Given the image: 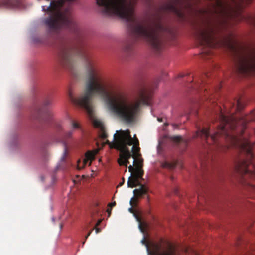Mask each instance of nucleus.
<instances>
[{"label":"nucleus","mask_w":255,"mask_h":255,"mask_svg":"<svg viewBox=\"0 0 255 255\" xmlns=\"http://www.w3.org/2000/svg\"><path fill=\"white\" fill-rule=\"evenodd\" d=\"M75 56L84 61L87 74L85 90L78 98H75L72 91L69 90L68 97L73 104L84 108L89 116H92L93 114L92 99L95 94L105 98L109 110L126 124L135 122L142 105L149 106L151 104V94L157 87L158 82L151 85L143 86L136 99H130L122 92H118L111 97L106 89L96 61L87 52L84 46L72 47L62 41L58 47L57 54L59 64L72 72L74 67Z\"/></svg>","instance_id":"1"},{"label":"nucleus","mask_w":255,"mask_h":255,"mask_svg":"<svg viewBox=\"0 0 255 255\" xmlns=\"http://www.w3.org/2000/svg\"><path fill=\"white\" fill-rule=\"evenodd\" d=\"M216 118L220 124L217 126V130L213 134L210 135L209 128H198L195 136L200 138L209 146L210 152L214 150L225 151L229 148H234L239 150L246 156L239 159L235 165V170L241 175H248L253 178L255 177V168L252 160L254 155L252 152V146L248 139L243 136L244 129L248 122L246 118L242 122V127L240 134H237L236 128L239 122L234 118H229L222 112L220 106H218Z\"/></svg>","instance_id":"2"},{"label":"nucleus","mask_w":255,"mask_h":255,"mask_svg":"<svg viewBox=\"0 0 255 255\" xmlns=\"http://www.w3.org/2000/svg\"><path fill=\"white\" fill-rule=\"evenodd\" d=\"M139 141L134 135L131 137L129 130H121L114 135V140L111 143V147L120 152V158L118 162L120 166H128L129 163V159L132 157L134 158L133 167L134 168H142L143 160L140 158Z\"/></svg>","instance_id":"3"},{"label":"nucleus","mask_w":255,"mask_h":255,"mask_svg":"<svg viewBox=\"0 0 255 255\" xmlns=\"http://www.w3.org/2000/svg\"><path fill=\"white\" fill-rule=\"evenodd\" d=\"M62 1L51 0L48 6L42 7V10L46 12L48 15V17L44 20V22L49 32L57 33L62 28L71 31L76 29V25L72 18L70 10L62 11Z\"/></svg>","instance_id":"4"},{"label":"nucleus","mask_w":255,"mask_h":255,"mask_svg":"<svg viewBox=\"0 0 255 255\" xmlns=\"http://www.w3.org/2000/svg\"><path fill=\"white\" fill-rule=\"evenodd\" d=\"M224 42L234 53V64L237 72L243 75L255 72V49L246 53H242L237 50L231 39H227Z\"/></svg>","instance_id":"5"},{"label":"nucleus","mask_w":255,"mask_h":255,"mask_svg":"<svg viewBox=\"0 0 255 255\" xmlns=\"http://www.w3.org/2000/svg\"><path fill=\"white\" fill-rule=\"evenodd\" d=\"M215 31L214 26L210 22H207L204 26L196 30L194 36L200 45L214 48L220 42L214 36Z\"/></svg>","instance_id":"6"},{"label":"nucleus","mask_w":255,"mask_h":255,"mask_svg":"<svg viewBox=\"0 0 255 255\" xmlns=\"http://www.w3.org/2000/svg\"><path fill=\"white\" fill-rule=\"evenodd\" d=\"M141 243L145 245L147 251L150 255H175V249L169 242L161 240L159 243H149L145 237L141 240Z\"/></svg>","instance_id":"7"},{"label":"nucleus","mask_w":255,"mask_h":255,"mask_svg":"<svg viewBox=\"0 0 255 255\" xmlns=\"http://www.w3.org/2000/svg\"><path fill=\"white\" fill-rule=\"evenodd\" d=\"M211 12L217 17L226 18L231 16L233 7L227 0H214Z\"/></svg>","instance_id":"8"},{"label":"nucleus","mask_w":255,"mask_h":255,"mask_svg":"<svg viewBox=\"0 0 255 255\" xmlns=\"http://www.w3.org/2000/svg\"><path fill=\"white\" fill-rule=\"evenodd\" d=\"M128 186L129 188L135 187L137 186H140L139 188L135 189L133 190V193L135 197H133L130 201V204L133 206L136 205L137 201V198L145 195L148 192V189L144 185L140 183L139 181L136 179V177L131 175L128 178Z\"/></svg>","instance_id":"9"},{"label":"nucleus","mask_w":255,"mask_h":255,"mask_svg":"<svg viewBox=\"0 0 255 255\" xmlns=\"http://www.w3.org/2000/svg\"><path fill=\"white\" fill-rule=\"evenodd\" d=\"M165 9L166 11L174 13L179 18L183 19L185 18L184 14L174 3L167 4Z\"/></svg>","instance_id":"10"},{"label":"nucleus","mask_w":255,"mask_h":255,"mask_svg":"<svg viewBox=\"0 0 255 255\" xmlns=\"http://www.w3.org/2000/svg\"><path fill=\"white\" fill-rule=\"evenodd\" d=\"M98 149H95L92 151H88L85 153V158L84 159L83 163V166L80 167L79 165L78 166V168L79 169H81L84 167V166L87 164V162L89 161V166H90L91 164V162L95 159V157L96 155L98 153Z\"/></svg>","instance_id":"11"},{"label":"nucleus","mask_w":255,"mask_h":255,"mask_svg":"<svg viewBox=\"0 0 255 255\" xmlns=\"http://www.w3.org/2000/svg\"><path fill=\"white\" fill-rule=\"evenodd\" d=\"M20 5L18 0H0V8H16Z\"/></svg>","instance_id":"12"},{"label":"nucleus","mask_w":255,"mask_h":255,"mask_svg":"<svg viewBox=\"0 0 255 255\" xmlns=\"http://www.w3.org/2000/svg\"><path fill=\"white\" fill-rule=\"evenodd\" d=\"M128 171L132 173V175L136 177V179L139 181V179L143 180L144 171L142 168H134L133 165H130L128 167Z\"/></svg>","instance_id":"13"},{"label":"nucleus","mask_w":255,"mask_h":255,"mask_svg":"<svg viewBox=\"0 0 255 255\" xmlns=\"http://www.w3.org/2000/svg\"><path fill=\"white\" fill-rule=\"evenodd\" d=\"M52 102V99L50 97L46 98L44 99L43 103V107L39 108L38 110V114H44L45 115L49 114V111L46 108V107L49 105Z\"/></svg>","instance_id":"14"},{"label":"nucleus","mask_w":255,"mask_h":255,"mask_svg":"<svg viewBox=\"0 0 255 255\" xmlns=\"http://www.w3.org/2000/svg\"><path fill=\"white\" fill-rule=\"evenodd\" d=\"M226 107H233L235 110H241L243 108V105L240 99H234V102H230L226 104Z\"/></svg>","instance_id":"15"},{"label":"nucleus","mask_w":255,"mask_h":255,"mask_svg":"<svg viewBox=\"0 0 255 255\" xmlns=\"http://www.w3.org/2000/svg\"><path fill=\"white\" fill-rule=\"evenodd\" d=\"M177 164V161L174 160L171 161H166L162 163V166L164 168L172 170L175 168Z\"/></svg>","instance_id":"16"},{"label":"nucleus","mask_w":255,"mask_h":255,"mask_svg":"<svg viewBox=\"0 0 255 255\" xmlns=\"http://www.w3.org/2000/svg\"><path fill=\"white\" fill-rule=\"evenodd\" d=\"M209 76L208 74H204L200 78V81L198 82L196 84V87L202 89L203 87L205 86L206 83V79L208 78Z\"/></svg>","instance_id":"17"},{"label":"nucleus","mask_w":255,"mask_h":255,"mask_svg":"<svg viewBox=\"0 0 255 255\" xmlns=\"http://www.w3.org/2000/svg\"><path fill=\"white\" fill-rule=\"evenodd\" d=\"M213 160V156L211 154H209L207 157H205V158L201 162L202 166H206L208 164H209Z\"/></svg>","instance_id":"18"},{"label":"nucleus","mask_w":255,"mask_h":255,"mask_svg":"<svg viewBox=\"0 0 255 255\" xmlns=\"http://www.w3.org/2000/svg\"><path fill=\"white\" fill-rule=\"evenodd\" d=\"M139 221V228L140 231L144 233L145 231V230L148 228V224L145 222H142L141 220L139 218L137 219Z\"/></svg>","instance_id":"19"},{"label":"nucleus","mask_w":255,"mask_h":255,"mask_svg":"<svg viewBox=\"0 0 255 255\" xmlns=\"http://www.w3.org/2000/svg\"><path fill=\"white\" fill-rule=\"evenodd\" d=\"M93 125L95 127L99 128L100 130H103L105 128L103 123L98 120L93 121Z\"/></svg>","instance_id":"20"},{"label":"nucleus","mask_w":255,"mask_h":255,"mask_svg":"<svg viewBox=\"0 0 255 255\" xmlns=\"http://www.w3.org/2000/svg\"><path fill=\"white\" fill-rule=\"evenodd\" d=\"M51 116V114L50 113V112H49V114L48 115H45L43 113L42 114H38V110H37V116H36V118L37 119H40L41 120H44V118H50V117ZM45 121H46V119H45Z\"/></svg>","instance_id":"21"},{"label":"nucleus","mask_w":255,"mask_h":255,"mask_svg":"<svg viewBox=\"0 0 255 255\" xmlns=\"http://www.w3.org/2000/svg\"><path fill=\"white\" fill-rule=\"evenodd\" d=\"M133 50V45L131 43L127 44L125 48V51L128 54H130Z\"/></svg>","instance_id":"22"},{"label":"nucleus","mask_w":255,"mask_h":255,"mask_svg":"<svg viewBox=\"0 0 255 255\" xmlns=\"http://www.w3.org/2000/svg\"><path fill=\"white\" fill-rule=\"evenodd\" d=\"M171 138L173 141L176 143H179L182 140V137L180 136H173Z\"/></svg>","instance_id":"23"},{"label":"nucleus","mask_w":255,"mask_h":255,"mask_svg":"<svg viewBox=\"0 0 255 255\" xmlns=\"http://www.w3.org/2000/svg\"><path fill=\"white\" fill-rule=\"evenodd\" d=\"M63 142L64 146V154L63 157H62V160H64L67 153V145L65 141H63Z\"/></svg>","instance_id":"24"},{"label":"nucleus","mask_w":255,"mask_h":255,"mask_svg":"<svg viewBox=\"0 0 255 255\" xmlns=\"http://www.w3.org/2000/svg\"><path fill=\"white\" fill-rule=\"evenodd\" d=\"M71 124L72 128L74 129H79L80 128V125H79V124L73 121H71Z\"/></svg>","instance_id":"25"},{"label":"nucleus","mask_w":255,"mask_h":255,"mask_svg":"<svg viewBox=\"0 0 255 255\" xmlns=\"http://www.w3.org/2000/svg\"><path fill=\"white\" fill-rule=\"evenodd\" d=\"M101 130V137L103 139L107 138L108 136L106 132L105 128H104L103 130Z\"/></svg>","instance_id":"26"},{"label":"nucleus","mask_w":255,"mask_h":255,"mask_svg":"<svg viewBox=\"0 0 255 255\" xmlns=\"http://www.w3.org/2000/svg\"><path fill=\"white\" fill-rule=\"evenodd\" d=\"M73 134V131L71 130L67 133H66L65 134V138H70L72 134Z\"/></svg>","instance_id":"27"},{"label":"nucleus","mask_w":255,"mask_h":255,"mask_svg":"<svg viewBox=\"0 0 255 255\" xmlns=\"http://www.w3.org/2000/svg\"><path fill=\"white\" fill-rule=\"evenodd\" d=\"M98 205H99L98 203L96 204V206H95L94 211V214H98L99 212V210L98 209Z\"/></svg>","instance_id":"28"},{"label":"nucleus","mask_w":255,"mask_h":255,"mask_svg":"<svg viewBox=\"0 0 255 255\" xmlns=\"http://www.w3.org/2000/svg\"><path fill=\"white\" fill-rule=\"evenodd\" d=\"M116 202L114 201L111 203H110L108 204V206L111 207V208L114 207L115 205H116Z\"/></svg>","instance_id":"29"},{"label":"nucleus","mask_w":255,"mask_h":255,"mask_svg":"<svg viewBox=\"0 0 255 255\" xmlns=\"http://www.w3.org/2000/svg\"><path fill=\"white\" fill-rule=\"evenodd\" d=\"M93 230V229L91 230L89 233H88V234L85 236V240L88 238V237L91 235V233L92 232Z\"/></svg>","instance_id":"30"},{"label":"nucleus","mask_w":255,"mask_h":255,"mask_svg":"<svg viewBox=\"0 0 255 255\" xmlns=\"http://www.w3.org/2000/svg\"><path fill=\"white\" fill-rule=\"evenodd\" d=\"M95 231H96V233L97 234L99 233L100 232H101V229L100 228H97L96 226L95 228Z\"/></svg>","instance_id":"31"},{"label":"nucleus","mask_w":255,"mask_h":255,"mask_svg":"<svg viewBox=\"0 0 255 255\" xmlns=\"http://www.w3.org/2000/svg\"><path fill=\"white\" fill-rule=\"evenodd\" d=\"M124 182H125L124 178H123L122 181H121V182L118 185V186H122L124 184Z\"/></svg>","instance_id":"32"},{"label":"nucleus","mask_w":255,"mask_h":255,"mask_svg":"<svg viewBox=\"0 0 255 255\" xmlns=\"http://www.w3.org/2000/svg\"><path fill=\"white\" fill-rule=\"evenodd\" d=\"M221 84H219L217 88H216V90H219L221 88Z\"/></svg>","instance_id":"33"},{"label":"nucleus","mask_w":255,"mask_h":255,"mask_svg":"<svg viewBox=\"0 0 255 255\" xmlns=\"http://www.w3.org/2000/svg\"><path fill=\"white\" fill-rule=\"evenodd\" d=\"M101 222V220H98V221L97 222V223L96 224V226L97 227L98 226H99Z\"/></svg>","instance_id":"34"},{"label":"nucleus","mask_w":255,"mask_h":255,"mask_svg":"<svg viewBox=\"0 0 255 255\" xmlns=\"http://www.w3.org/2000/svg\"><path fill=\"white\" fill-rule=\"evenodd\" d=\"M253 117L251 118V120H255V115L253 114Z\"/></svg>","instance_id":"35"},{"label":"nucleus","mask_w":255,"mask_h":255,"mask_svg":"<svg viewBox=\"0 0 255 255\" xmlns=\"http://www.w3.org/2000/svg\"><path fill=\"white\" fill-rule=\"evenodd\" d=\"M172 126H173V127L174 128H176L177 127V126H177L176 124H172Z\"/></svg>","instance_id":"36"},{"label":"nucleus","mask_w":255,"mask_h":255,"mask_svg":"<svg viewBox=\"0 0 255 255\" xmlns=\"http://www.w3.org/2000/svg\"><path fill=\"white\" fill-rule=\"evenodd\" d=\"M129 211L131 212V213H132L133 212V209L132 208H129Z\"/></svg>","instance_id":"37"},{"label":"nucleus","mask_w":255,"mask_h":255,"mask_svg":"<svg viewBox=\"0 0 255 255\" xmlns=\"http://www.w3.org/2000/svg\"><path fill=\"white\" fill-rule=\"evenodd\" d=\"M157 120H158V121H159V122H162V119H161V118H158L157 119Z\"/></svg>","instance_id":"38"},{"label":"nucleus","mask_w":255,"mask_h":255,"mask_svg":"<svg viewBox=\"0 0 255 255\" xmlns=\"http://www.w3.org/2000/svg\"><path fill=\"white\" fill-rule=\"evenodd\" d=\"M60 128H61V126H60V125H58V127H57V128H58V129H59Z\"/></svg>","instance_id":"39"},{"label":"nucleus","mask_w":255,"mask_h":255,"mask_svg":"<svg viewBox=\"0 0 255 255\" xmlns=\"http://www.w3.org/2000/svg\"><path fill=\"white\" fill-rule=\"evenodd\" d=\"M85 243V240L83 242V245H84Z\"/></svg>","instance_id":"40"},{"label":"nucleus","mask_w":255,"mask_h":255,"mask_svg":"<svg viewBox=\"0 0 255 255\" xmlns=\"http://www.w3.org/2000/svg\"><path fill=\"white\" fill-rule=\"evenodd\" d=\"M108 212L109 213L110 211L109 210H108Z\"/></svg>","instance_id":"41"}]
</instances>
